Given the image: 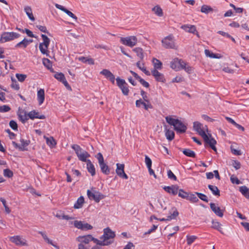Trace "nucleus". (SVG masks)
Here are the masks:
<instances>
[{
	"label": "nucleus",
	"mask_w": 249,
	"mask_h": 249,
	"mask_svg": "<svg viewBox=\"0 0 249 249\" xmlns=\"http://www.w3.org/2000/svg\"><path fill=\"white\" fill-rule=\"evenodd\" d=\"M41 37L43 39V42H41L39 45V49L41 53L43 54H46L47 56L49 55L48 47L50 44V39L45 35L42 34Z\"/></svg>",
	"instance_id": "6"
},
{
	"label": "nucleus",
	"mask_w": 249,
	"mask_h": 249,
	"mask_svg": "<svg viewBox=\"0 0 249 249\" xmlns=\"http://www.w3.org/2000/svg\"><path fill=\"white\" fill-rule=\"evenodd\" d=\"M136 106L137 107H143L146 110H148L149 108H152V106L149 103V102L148 103L147 102L146 103L143 101L142 99L138 100L136 101Z\"/></svg>",
	"instance_id": "21"
},
{
	"label": "nucleus",
	"mask_w": 249,
	"mask_h": 249,
	"mask_svg": "<svg viewBox=\"0 0 249 249\" xmlns=\"http://www.w3.org/2000/svg\"><path fill=\"white\" fill-rule=\"evenodd\" d=\"M141 95H142V98L143 99L144 101L148 103L149 100L148 96H147L146 93L143 91V90H142L141 91Z\"/></svg>",
	"instance_id": "62"
},
{
	"label": "nucleus",
	"mask_w": 249,
	"mask_h": 249,
	"mask_svg": "<svg viewBox=\"0 0 249 249\" xmlns=\"http://www.w3.org/2000/svg\"><path fill=\"white\" fill-rule=\"evenodd\" d=\"M232 165L236 170H238L241 167V164L237 160H233Z\"/></svg>",
	"instance_id": "61"
},
{
	"label": "nucleus",
	"mask_w": 249,
	"mask_h": 249,
	"mask_svg": "<svg viewBox=\"0 0 249 249\" xmlns=\"http://www.w3.org/2000/svg\"><path fill=\"white\" fill-rule=\"evenodd\" d=\"M32 40H28L26 38H24L21 41L17 43L15 46L16 48H26L30 43L32 42Z\"/></svg>",
	"instance_id": "27"
},
{
	"label": "nucleus",
	"mask_w": 249,
	"mask_h": 249,
	"mask_svg": "<svg viewBox=\"0 0 249 249\" xmlns=\"http://www.w3.org/2000/svg\"><path fill=\"white\" fill-rule=\"evenodd\" d=\"M152 63L154 66V69L158 71V70H161L162 69V63L159 59L154 58L152 59Z\"/></svg>",
	"instance_id": "29"
},
{
	"label": "nucleus",
	"mask_w": 249,
	"mask_h": 249,
	"mask_svg": "<svg viewBox=\"0 0 249 249\" xmlns=\"http://www.w3.org/2000/svg\"><path fill=\"white\" fill-rule=\"evenodd\" d=\"M145 163L147 168L151 167L152 166V160L150 158L147 156H145Z\"/></svg>",
	"instance_id": "56"
},
{
	"label": "nucleus",
	"mask_w": 249,
	"mask_h": 249,
	"mask_svg": "<svg viewBox=\"0 0 249 249\" xmlns=\"http://www.w3.org/2000/svg\"><path fill=\"white\" fill-rule=\"evenodd\" d=\"M133 51L136 53L137 55L139 57V58L142 60L143 59L144 57V54L143 50L140 47H137L133 49Z\"/></svg>",
	"instance_id": "38"
},
{
	"label": "nucleus",
	"mask_w": 249,
	"mask_h": 249,
	"mask_svg": "<svg viewBox=\"0 0 249 249\" xmlns=\"http://www.w3.org/2000/svg\"><path fill=\"white\" fill-rule=\"evenodd\" d=\"M38 233L41 235L44 240L46 241L48 244L52 245L56 249H59V247L56 244H54L52 240H50L44 232L39 231H38Z\"/></svg>",
	"instance_id": "28"
},
{
	"label": "nucleus",
	"mask_w": 249,
	"mask_h": 249,
	"mask_svg": "<svg viewBox=\"0 0 249 249\" xmlns=\"http://www.w3.org/2000/svg\"><path fill=\"white\" fill-rule=\"evenodd\" d=\"M188 194L187 192H185L183 189H178V196L182 198H184V199H186L187 197V196L188 195Z\"/></svg>",
	"instance_id": "47"
},
{
	"label": "nucleus",
	"mask_w": 249,
	"mask_h": 249,
	"mask_svg": "<svg viewBox=\"0 0 249 249\" xmlns=\"http://www.w3.org/2000/svg\"><path fill=\"white\" fill-rule=\"evenodd\" d=\"M11 109L10 107L7 105H3L0 106V112H6L9 111Z\"/></svg>",
	"instance_id": "57"
},
{
	"label": "nucleus",
	"mask_w": 249,
	"mask_h": 249,
	"mask_svg": "<svg viewBox=\"0 0 249 249\" xmlns=\"http://www.w3.org/2000/svg\"><path fill=\"white\" fill-rule=\"evenodd\" d=\"M71 224H73L75 228L83 231L91 230L93 228L91 225L81 221L75 220L73 222H71Z\"/></svg>",
	"instance_id": "12"
},
{
	"label": "nucleus",
	"mask_w": 249,
	"mask_h": 249,
	"mask_svg": "<svg viewBox=\"0 0 249 249\" xmlns=\"http://www.w3.org/2000/svg\"><path fill=\"white\" fill-rule=\"evenodd\" d=\"M16 76L18 80L21 82H23L27 77L26 75L23 74L17 73Z\"/></svg>",
	"instance_id": "53"
},
{
	"label": "nucleus",
	"mask_w": 249,
	"mask_h": 249,
	"mask_svg": "<svg viewBox=\"0 0 249 249\" xmlns=\"http://www.w3.org/2000/svg\"><path fill=\"white\" fill-rule=\"evenodd\" d=\"M230 179H231V182L233 184H236L237 185H238L241 183L240 181L237 178H236L233 175H232L231 176Z\"/></svg>",
	"instance_id": "54"
},
{
	"label": "nucleus",
	"mask_w": 249,
	"mask_h": 249,
	"mask_svg": "<svg viewBox=\"0 0 249 249\" xmlns=\"http://www.w3.org/2000/svg\"><path fill=\"white\" fill-rule=\"evenodd\" d=\"M115 236V234L110 228H107L104 230V234L101 236L99 242L104 244V245H99L100 246H107L112 243L110 241V239H113Z\"/></svg>",
	"instance_id": "3"
},
{
	"label": "nucleus",
	"mask_w": 249,
	"mask_h": 249,
	"mask_svg": "<svg viewBox=\"0 0 249 249\" xmlns=\"http://www.w3.org/2000/svg\"><path fill=\"white\" fill-rule=\"evenodd\" d=\"M95 157L97 158L99 164L100 165L102 163H105L104 157L102 154L101 153H98L96 156Z\"/></svg>",
	"instance_id": "50"
},
{
	"label": "nucleus",
	"mask_w": 249,
	"mask_h": 249,
	"mask_svg": "<svg viewBox=\"0 0 249 249\" xmlns=\"http://www.w3.org/2000/svg\"><path fill=\"white\" fill-rule=\"evenodd\" d=\"M37 98L39 104L40 105H41L43 103L45 99V93L43 89H41L37 91Z\"/></svg>",
	"instance_id": "25"
},
{
	"label": "nucleus",
	"mask_w": 249,
	"mask_h": 249,
	"mask_svg": "<svg viewBox=\"0 0 249 249\" xmlns=\"http://www.w3.org/2000/svg\"><path fill=\"white\" fill-rule=\"evenodd\" d=\"M55 6L56 8L63 11L66 14H67L69 16L72 18L73 19H75V20H77V18L75 15H74L72 12L65 8L62 5L56 3L55 4Z\"/></svg>",
	"instance_id": "20"
},
{
	"label": "nucleus",
	"mask_w": 249,
	"mask_h": 249,
	"mask_svg": "<svg viewBox=\"0 0 249 249\" xmlns=\"http://www.w3.org/2000/svg\"><path fill=\"white\" fill-rule=\"evenodd\" d=\"M208 188L211 191L213 194L215 196H220V191L218 188L214 185H209Z\"/></svg>",
	"instance_id": "40"
},
{
	"label": "nucleus",
	"mask_w": 249,
	"mask_h": 249,
	"mask_svg": "<svg viewBox=\"0 0 249 249\" xmlns=\"http://www.w3.org/2000/svg\"><path fill=\"white\" fill-rule=\"evenodd\" d=\"M165 136L166 139L171 141L174 139L175 133L173 130L165 128Z\"/></svg>",
	"instance_id": "31"
},
{
	"label": "nucleus",
	"mask_w": 249,
	"mask_h": 249,
	"mask_svg": "<svg viewBox=\"0 0 249 249\" xmlns=\"http://www.w3.org/2000/svg\"><path fill=\"white\" fill-rule=\"evenodd\" d=\"M165 120L169 124L173 125L177 133H183L186 132V125L180 120L172 118L169 116L165 117Z\"/></svg>",
	"instance_id": "2"
},
{
	"label": "nucleus",
	"mask_w": 249,
	"mask_h": 249,
	"mask_svg": "<svg viewBox=\"0 0 249 249\" xmlns=\"http://www.w3.org/2000/svg\"><path fill=\"white\" fill-rule=\"evenodd\" d=\"M3 175L5 177L11 178L13 176V173L10 170L6 169L3 170Z\"/></svg>",
	"instance_id": "55"
},
{
	"label": "nucleus",
	"mask_w": 249,
	"mask_h": 249,
	"mask_svg": "<svg viewBox=\"0 0 249 249\" xmlns=\"http://www.w3.org/2000/svg\"><path fill=\"white\" fill-rule=\"evenodd\" d=\"M167 176L169 178L176 180H177V177L174 174V173L171 171V170H169L167 171Z\"/></svg>",
	"instance_id": "58"
},
{
	"label": "nucleus",
	"mask_w": 249,
	"mask_h": 249,
	"mask_svg": "<svg viewBox=\"0 0 249 249\" xmlns=\"http://www.w3.org/2000/svg\"><path fill=\"white\" fill-rule=\"evenodd\" d=\"M162 46L166 49H177L175 39L172 35H170L163 38L161 40Z\"/></svg>",
	"instance_id": "5"
},
{
	"label": "nucleus",
	"mask_w": 249,
	"mask_h": 249,
	"mask_svg": "<svg viewBox=\"0 0 249 249\" xmlns=\"http://www.w3.org/2000/svg\"><path fill=\"white\" fill-rule=\"evenodd\" d=\"M111 71L107 69H104L100 72V74L104 75L107 78L108 75L110 74Z\"/></svg>",
	"instance_id": "63"
},
{
	"label": "nucleus",
	"mask_w": 249,
	"mask_h": 249,
	"mask_svg": "<svg viewBox=\"0 0 249 249\" xmlns=\"http://www.w3.org/2000/svg\"><path fill=\"white\" fill-rule=\"evenodd\" d=\"M71 148L75 151L78 159L83 162L87 161L88 160L87 159L90 157L88 152L82 149L77 144L72 145Z\"/></svg>",
	"instance_id": "4"
},
{
	"label": "nucleus",
	"mask_w": 249,
	"mask_h": 249,
	"mask_svg": "<svg viewBox=\"0 0 249 249\" xmlns=\"http://www.w3.org/2000/svg\"><path fill=\"white\" fill-rule=\"evenodd\" d=\"M46 140L47 144L50 146L54 147L56 144L55 140L52 137L46 138Z\"/></svg>",
	"instance_id": "45"
},
{
	"label": "nucleus",
	"mask_w": 249,
	"mask_h": 249,
	"mask_svg": "<svg viewBox=\"0 0 249 249\" xmlns=\"http://www.w3.org/2000/svg\"><path fill=\"white\" fill-rule=\"evenodd\" d=\"M178 215V211L175 210H173L172 212H170V215H168L167 218H159V220L160 221H170L172 219H175Z\"/></svg>",
	"instance_id": "23"
},
{
	"label": "nucleus",
	"mask_w": 249,
	"mask_h": 249,
	"mask_svg": "<svg viewBox=\"0 0 249 249\" xmlns=\"http://www.w3.org/2000/svg\"><path fill=\"white\" fill-rule=\"evenodd\" d=\"M180 28L184 30L186 32L196 35L198 37L199 36V34L196 30V27L195 25L184 24L182 25Z\"/></svg>",
	"instance_id": "16"
},
{
	"label": "nucleus",
	"mask_w": 249,
	"mask_h": 249,
	"mask_svg": "<svg viewBox=\"0 0 249 249\" xmlns=\"http://www.w3.org/2000/svg\"><path fill=\"white\" fill-rule=\"evenodd\" d=\"M9 239L11 242L15 244L16 245L25 246L27 245L25 239L19 235L10 237Z\"/></svg>",
	"instance_id": "14"
},
{
	"label": "nucleus",
	"mask_w": 249,
	"mask_h": 249,
	"mask_svg": "<svg viewBox=\"0 0 249 249\" xmlns=\"http://www.w3.org/2000/svg\"><path fill=\"white\" fill-rule=\"evenodd\" d=\"M116 166V173L119 176H121L122 174L124 172V164L117 163Z\"/></svg>",
	"instance_id": "39"
},
{
	"label": "nucleus",
	"mask_w": 249,
	"mask_h": 249,
	"mask_svg": "<svg viewBox=\"0 0 249 249\" xmlns=\"http://www.w3.org/2000/svg\"><path fill=\"white\" fill-rule=\"evenodd\" d=\"M19 34L15 32H4L1 36L0 41L1 42L9 41L19 36Z\"/></svg>",
	"instance_id": "10"
},
{
	"label": "nucleus",
	"mask_w": 249,
	"mask_h": 249,
	"mask_svg": "<svg viewBox=\"0 0 249 249\" xmlns=\"http://www.w3.org/2000/svg\"><path fill=\"white\" fill-rule=\"evenodd\" d=\"M171 68L176 71H179V66L178 64V58L174 59L170 63Z\"/></svg>",
	"instance_id": "30"
},
{
	"label": "nucleus",
	"mask_w": 249,
	"mask_h": 249,
	"mask_svg": "<svg viewBox=\"0 0 249 249\" xmlns=\"http://www.w3.org/2000/svg\"><path fill=\"white\" fill-rule=\"evenodd\" d=\"M153 11L158 16L161 17L163 15L162 10L161 8L158 5L155 6L152 9Z\"/></svg>",
	"instance_id": "43"
},
{
	"label": "nucleus",
	"mask_w": 249,
	"mask_h": 249,
	"mask_svg": "<svg viewBox=\"0 0 249 249\" xmlns=\"http://www.w3.org/2000/svg\"><path fill=\"white\" fill-rule=\"evenodd\" d=\"M87 195L90 200H94L96 202H99L104 198V196L98 191L88 190Z\"/></svg>",
	"instance_id": "9"
},
{
	"label": "nucleus",
	"mask_w": 249,
	"mask_h": 249,
	"mask_svg": "<svg viewBox=\"0 0 249 249\" xmlns=\"http://www.w3.org/2000/svg\"><path fill=\"white\" fill-rule=\"evenodd\" d=\"M212 227L213 228L218 231L221 233H223L222 231V225L219 222L213 220L212 221Z\"/></svg>",
	"instance_id": "35"
},
{
	"label": "nucleus",
	"mask_w": 249,
	"mask_h": 249,
	"mask_svg": "<svg viewBox=\"0 0 249 249\" xmlns=\"http://www.w3.org/2000/svg\"><path fill=\"white\" fill-rule=\"evenodd\" d=\"M24 10L25 12L26 13V15L29 18L34 21L35 20V18H34L33 12H32V9L31 7L29 6H26L24 7Z\"/></svg>",
	"instance_id": "26"
},
{
	"label": "nucleus",
	"mask_w": 249,
	"mask_h": 249,
	"mask_svg": "<svg viewBox=\"0 0 249 249\" xmlns=\"http://www.w3.org/2000/svg\"><path fill=\"white\" fill-rule=\"evenodd\" d=\"M196 239V237L195 235L187 236V244L189 245H191L195 241Z\"/></svg>",
	"instance_id": "52"
},
{
	"label": "nucleus",
	"mask_w": 249,
	"mask_h": 249,
	"mask_svg": "<svg viewBox=\"0 0 249 249\" xmlns=\"http://www.w3.org/2000/svg\"><path fill=\"white\" fill-rule=\"evenodd\" d=\"M9 125L11 128H12L14 130H17L18 129V125L17 123L11 120L9 123Z\"/></svg>",
	"instance_id": "60"
},
{
	"label": "nucleus",
	"mask_w": 249,
	"mask_h": 249,
	"mask_svg": "<svg viewBox=\"0 0 249 249\" xmlns=\"http://www.w3.org/2000/svg\"><path fill=\"white\" fill-rule=\"evenodd\" d=\"M116 84L118 87L121 89L124 95L128 94L129 90L128 88V85L124 79L120 78L119 77L116 79Z\"/></svg>",
	"instance_id": "11"
},
{
	"label": "nucleus",
	"mask_w": 249,
	"mask_h": 249,
	"mask_svg": "<svg viewBox=\"0 0 249 249\" xmlns=\"http://www.w3.org/2000/svg\"><path fill=\"white\" fill-rule=\"evenodd\" d=\"M54 77L57 80L62 82L67 89L71 90V87L67 81L63 73L62 72H57L54 75Z\"/></svg>",
	"instance_id": "15"
},
{
	"label": "nucleus",
	"mask_w": 249,
	"mask_h": 249,
	"mask_svg": "<svg viewBox=\"0 0 249 249\" xmlns=\"http://www.w3.org/2000/svg\"><path fill=\"white\" fill-rule=\"evenodd\" d=\"M136 66L137 67L141 70L143 72H144L146 75H150V72L148 71H147L146 69V68L144 66L143 63H141V62L139 61L137 62Z\"/></svg>",
	"instance_id": "32"
},
{
	"label": "nucleus",
	"mask_w": 249,
	"mask_h": 249,
	"mask_svg": "<svg viewBox=\"0 0 249 249\" xmlns=\"http://www.w3.org/2000/svg\"><path fill=\"white\" fill-rule=\"evenodd\" d=\"M182 152L185 155L189 157L194 158L196 156L195 153L189 149H184L182 150Z\"/></svg>",
	"instance_id": "42"
},
{
	"label": "nucleus",
	"mask_w": 249,
	"mask_h": 249,
	"mask_svg": "<svg viewBox=\"0 0 249 249\" xmlns=\"http://www.w3.org/2000/svg\"><path fill=\"white\" fill-rule=\"evenodd\" d=\"M211 209L214 213L217 216L222 217L223 216V211L220 208L213 203L210 204Z\"/></svg>",
	"instance_id": "19"
},
{
	"label": "nucleus",
	"mask_w": 249,
	"mask_h": 249,
	"mask_svg": "<svg viewBox=\"0 0 249 249\" xmlns=\"http://www.w3.org/2000/svg\"><path fill=\"white\" fill-rule=\"evenodd\" d=\"M79 60L80 61L85 63H88L90 65H93L94 64V60L93 59L91 58L85 57L84 56H81L78 58Z\"/></svg>",
	"instance_id": "34"
},
{
	"label": "nucleus",
	"mask_w": 249,
	"mask_h": 249,
	"mask_svg": "<svg viewBox=\"0 0 249 249\" xmlns=\"http://www.w3.org/2000/svg\"><path fill=\"white\" fill-rule=\"evenodd\" d=\"M196 194L198 196L199 198H200L201 200H202L204 201H205L206 202H208V197L205 195L200 193H197V192H196Z\"/></svg>",
	"instance_id": "48"
},
{
	"label": "nucleus",
	"mask_w": 249,
	"mask_h": 249,
	"mask_svg": "<svg viewBox=\"0 0 249 249\" xmlns=\"http://www.w3.org/2000/svg\"><path fill=\"white\" fill-rule=\"evenodd\" d=\"M213 8L207 5H202L201 8V12L205 14H208L213 12Z\"/></svg>",
	"instance_id": "41"
},
{
	"label": "nucleus",
	"mask_w": 249,
	"mask_h": 249,
	"mask_svg": "<svg viewBox=\"0 0 249 249\" xmlns=\"http://www.w3.org/2000/svg\"><path fill=\"white\" fill-rule=\"evenodd\" d=\"M28 114H26V112H24V114L21 113L18 114V117L23 123H24L28 119Z\"/></svg>",
	"instance_id": "49"
},
{
	"label": "nucleus",
	"mask_w": 249,
	"mask_h": 249,
	"mask_svg": "<svg viewBox=\"0 0 249 249\" xmlns=\"http://www.w3.org/2000/svg\"><path fill=\"white\" fill-rule=\"evenodd\" d=\"M151 73L157 81L162 83H164L165 82V79L164 75L159 72L157 70L152 69L151 70Z\"/></svg>",
	"instance_id": "17"
},
{
	"label": "nucleus",
	"mask_w": 249,
	"mask_h": 249,
	"mask_svg": "<svg viewBox=\"0 0 249 249\" xmlns=\"http://www.w3.org/2000/svg\"><path fill=\"white\" fill-rule=\"evenodd\" d=\"M101 170L103 173L105 175H109L110 173V169L109 168L108 165L105 163H102L99 165Z\"/></svg>",
	"instance_id": "37"
},
{
	"label": "nucleus",
	"mask_w": 249,
	"mask_h": 249,
	"mask_svg": "<svg viewBox=\"0 0 249 249\" xmlns=\"http://www.w3.org/2000/svg\"><path fill=\"white\" fill-rule=\"evenodd\" d=\"M120 42L125 46L133 47L137 44L138 40L135 36H129L125 37H121Z\"/></svg>",
	"instance_id": "8"
},
{
	"label": "nucleus",
	"mask_w": 249,
	"mask_h": 249,
	"mask_svg": "<svg viewBox=\"0 0 249 249\" xmlns=\"http://www.w3.org/2000/svg\"><path fill=\"white\" fill-rule=\"evenodd\" d=\"M87 162V168L88 172L91 174L92 176L95 175V169L94 165L89 160H88Z\"/></svg>",
	"instance_id": "24"
},
{
	"label": "nucleus",
	"mask_w": 249,
	"mask_h": 249,
	"mask_svg": "<svg viewBox=\"0 0 249 249\" xmlns=\"http://www.w3.org/2000/svg\"><path fill=\"white\" fill-rule=\"evenodd\" d=\"M205 54L207 57L212 58H219L220 57L217 56V54H214L211 52L209 50H205Z\"/></svg>",
	"instance_id": "46"
},
{
	"label": "nucleus",
	"mask_w": 249,
	"mask_h": 249,
	"mask_svg": "<svg viewBox=\"0 0 249 249\" xmlns=\"http://www.w3.org/2000/svg\"><path fill=\"white\" fill-rule=\"evenodd\" d=\"M28 116L32 120H34L35 118L39 119H44L45 118V116L44 115H40L38 112H36L35 110L29 112L28 113Z\"/></svg>",
	"instance_id": "22"
},
{
	"label": "nucleus",
	"mask_w": 249,
	"mask_h": 249,
	"mask_svg": "<svg viewBox=\"0 0 249 249\" xmlns=\"http://www.w3.org/2000/svg\"><path fill=\"white\" fill-rule=\"evenodd\" d=\"M84 202V198L83 196H81L79 197L76 203L74 205V208L75 209H79L82 207L83 204Z\"/></svg>",
	"instance_id": "36"
},
{
	"label": "nucleus",
	"mask_w": 249,
	"mask_h": 249,
	"mask_svg": "<svg viewBox=\"0 0 249 249\" xmlns=\"http://www.w3.org/2000/svg\"><path fill=\"white\" fill-rule=\"evenodd\" d=\"M186 199L193 203L197 202L199 200L197 197L196 196V195L193 194H188Z\"/></svg>",
	"instance_id": "44"
},
{
	"label": "nucleus",
	"mask_w": 249,
	"mask_h": 249,
	"mask_svg": "<svg viewBox=\"0 0 249 249\" xmlns=\"http://www.w3.org/2000/svg\"><path fill=\"white\" fill-rule=\"evenodd\" d=\"M239 191L247 199H249V189L246 186H242L239 188Z\"/></svg>",
	"instance_id": "33"
},
{
	"label": "nucleus",
	"mask_w": 249,
	"mask_h": 249,
	"mask_svg": "<svg viewBox=\"0 0 249 249\" xmlns=\"http://www.w3.org/2000/svg\"><path fill=\"white\" fill-rule=\"evenodd\" d=\"M76 240L83 244H88L91 241H93L94 243H96L97 245L104 244L102 242H99V240L94 238L90 234L84 236H79L77 238Z\"/></svg>",
	"instance_id": "7"
},
{
	"label": "nucleus",
	"mask_w": 249,
	"mask_h": 249,
	"mask_svg": "<svg viewBox=\"0 0 249 249\" xmlns=\"http://www.w3.org/2000/svg\"><path fill=\"white\" fill-rule=\"evenodd\" d=\"M21 144L19 145L16 143L15 142H12L13 146L17 149H18L21 151H24L27 150L26 147L29 145L30 143V141L29 140H25L23 139L20 140Z\"/></svg>",
	"instance_id": "13"
},
{
	"label": "nucleus",
	"mask_w": 249,
	"mask_h": 249,
	"mask_svg": "<svg viewBox=\"0 0 249 249\" xmlns=\"http://www.w3.org/2000/svg\"><path fill=\"white\" fill-rule=\"evenodd\" d=\"M194 129L201 136L206 143L208 144L213 150L216 151L215 146L216 143V141L212 137L210 134H207L208 129L207 125H203L198 122H195L193 125Z\"/></svg>",
	"instance_id": "1"
},
{
	"label": "nucleus",
	"mask_w": 249,
	"mask_h": 249,
	"mask_svg": "<svg viewBox=\"0 0 249 249\" xmlns=\"http://www.w3.org/2000/svg\"><path fill=\"white\" fill-rule=\"evenodd\" d=\"M42 62L43 65L47 67L48 69H50L52 67V64L50 60L48 58H43L42 59Z\"/></svg>",
	"instance_id": "51"
},
{
	"label": "nucleus",
	"mask_w": 249,
	"mask_h": 249,
	"mask_svg": "<svg viewBox=\"0 0 249 249\" xmlns=\"http://www.w3.org/2000/svg\"><path fill=\"white\" fill-rule=\"evenodd\" d=\"M138 81L143 87L145 88H148L149 87V83L145 81L144 79H142L141 77Z\"/></svg>",
	"instance_id": "64"
},
{
	"label": "nucleus",
	"mask_w": 249,
	"mask_h": 249,
	"mask_svg": "<svg viewBox=\"0 0 249 249\" xmlns=\"http://www.w3.org/2000/svg\"><path fill=\"white\" fill-rule=\"evenodd\" d=\"M178 188L177 185H172L169 186H164L163 189L168 193L175 196L178 193Z\"/></svg>",
	"instance_id": "18"
},
{
	"label": "nucleus",
	"mask_w": 249,
	"mask_h": 249,
	"mask_svg": "<svg viewBox=\"0 0 249 249\" xmlns=\"http://www.w3.org/2000/svg\"><path fill=\"white\" fill-rule=\"evenodd\" d=\"M178 64L179 66V70L181 69H184L188 65V64L185 62L180 59H178Z\"/></svg>",
	"instance_id": "59"
}]
</instances>
